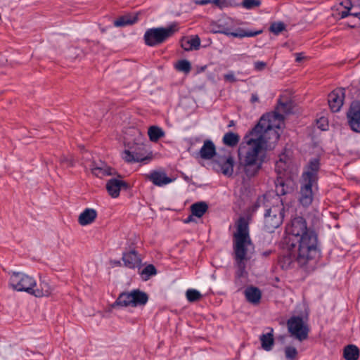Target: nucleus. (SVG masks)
<instances>
[{"label": "nucleus", "mask_w": 360, "mask_h": 360, "mask_svg": "<svg viewBox=\"0 0 360 360\" xmlns=\"http://www.w3.org/2000/svg\"><path fill=\"white\" fill-rule=\"evenodd\" d=\"M283 124V115L269 112L262 115L258 124L244 136L238 150V165L248 177L258 174L263 163L259 153L274 148Z\"/></svg>", "instance_id": "obj_1"}, {"label": "nucleus", "mask_w": 360, "mask_h": 360, "mask_svg": "<svg viewBox=\"0 0 360 360\" xmlns=\"http://www.w3.org/2000/svg\"><path fill=\"white\" fill-rule=\"evenodd\" d=\"M286 243L291 248L289 257H284L283 268H288L292 260L300 266L305 265L310 260L319 255L318 238L315 231L308 227L306 220L302 217L292 219L287 226Z\"/></svg>", "instance_id": "obj_2"}, {"label": "nucleus", "mask_w": 360, "mask_h": 360, "mask_svg": "<svg viewBox=\"0 0 360 360\" xmlns=\"http://www.w3.org/2000/svg\"><path fill=\"white\" fill-rule=\"evenodd\" d=\"M236 231L233 233V252L234 259L238 270L236 273V284L238 285V281L245 277V262L250 259L248 252L253 248L250 231L249 224L245 217H240L236 222Z\"/></svg>", "instance_id": "obj_3"}, {"label": "nucleus", "mask_w": 360, "mask_h": 360, "mask_svg": "<svg viewBox=\"0 0 360 360\" xmlns=\"http://www.w3.org/2000/svg\"><path fill=\"white\" fill-rule=\"evenodd\" d=\"M281 195L276 193L275 196L269 194L259 196L255 205L256 209L264 207V226L268 232H274L283 223L285 207Z\"/></svg>", "instance_id": "obj_4"}, {"label": "nucleus", "mask_w": 360, "mask_h": 360, "mask_svg": "<svg viewBox=\"0 0 360 360\" xmlns=\"http://www.w3.org/2000/svg\"><path fill=\"white\" fill-rule=\"evenodd\" d=\"M319 167V160L317 158L312 159L302 174L298 201L304 207H309L313 202L312 187L316 185Z\"/></svg>", "instance_id": "obj_5"}, {"label": "nucleus", "mask_w": 360, "mask_h": 360, "mask_svg": "<svg viewBox=\"0 0 360 360\" xmlns=\"http://www.w3.org/2000/svg\"><path fill=\"white\" fill-rule=\"evenodd\" d=\"M290 160L284 153L279 156V160L276 161L275 169L278 174L276 181V193L278 195H285L288 193L290 187L289 186L290 181L285 179L288 170L290 167Z\"/></svg>", "instance_id": "obj_6"}, {"label": "nucleus", "mask_w": 360, "mask_h": 360, "mask_svg": "<svg viewBox=\"0 0 360 360\" xmlns=\"http://www.w3.org/2000/svg\"><path fill=\"white\" fill-rule=\"evenodd\" d=\"M177 30L178 27L176 24L171 25L167 27L148 29L146 31L143 36L145 43L149 46H157L172 37Z\"/></svg>", "instance_id": "obj_7"}, {"label": "nucleus", "mask_w": 360, "mask_h": 360, "mask_svg": "<svg viewBox=\"0 0 360 360\" xmlns=\"http://www.w3.org/2000/svg\"><path fill=\"white\" fill-rule=\"evenodd\" d=\"M9 276V285L14 290L31 295L32 288L37 286L34 278L23 272L12 271Z\"/></svg>", "instance_id": "obj_8"}, {"label": "nucleus", "mask_w": 360, "mask_h": 360, "mask_svg": "<svg viewBox=\"0 0 360 360\" xmlns=\"http://www.w3.org/2000/svg\"><path fill=\"white\" fill-rule=\"evenodd\" d=\"M287 326L292 337L300 341L308 338L309 328L300 316H292L287 321Z\"/></svg>", "instance_id": "obj_9"}, {"label": "nucleus", "mask_w": 360, "mask_h": 360, "mask_svg": "<svg viewBox=\"0 0 360 360\" xmlns=\"http://www.w3.org/2000/svg\"><path fill=\"white\" fill-rule=\"evenodd\" d=\"M122 158L127 162H139L147 159L146 150L142 143H134L131 146H128L122 153Z\"/></svg>", "instance_id": "obj_10"}, {"label": "nucleus", "mask_w": 360, "mask_h": 360, "mask_svg": "<svg viewBox=\"0 0 360 360\" xmlns=\"http://www.w3.org/2000/svg\"><path fill=\"white\" fill-rule=\"evenodd\" d=\"M345 89L340 88L333 90L329 94L328 102L333 112H336L340 110L345 99Z\"/></svg>", "instance_id": "obj_11"}, {"label": "nucleus", "mask_w": 360, "mask_h": 360, "mask_svg": "<svg viewBox=\"0 0 360 360\" xmlns=\"http://www.w3.org/2000/svg\"><path fill=\"white\" fill-rule=\"evenodd\" d=\"M146 176L155 186L159 187L165 186L174 181V179L167 176L166 172L163 170H152Z\"/></svg>", "instance_id": "obj_12"}, {"label": "nucleus", "mask_w": 360, "mask_h": 360, "mask_svg": "<svg viewBox=\"0 0 360 360\" xmlns=\"http://www.w3.org/2000/svg\"><path fill=\"white\" fill-rule=\"evenodd\" d=\"M215 164L224 175L226 176H232L233 173L234 159L231 155L219 157Z\"/></svg>", "instance_id": "obj_13"}, {"label": "nucleus", "mask_w": 360, "mask_h": 360, "mask_svg": "<svg viewBox=\"0 0 360 360\" xmlns=\"http://www.w3.org/2000/svg\"><path fill=\"white\" fill-rule=\"evenodd\" d=\"M347 119L352 130L360 133V105H351L347 112Z\"/></svg>", "instance_id": "obj_14"}, {"label": "nucleus", "mask_w": 360, "mask_h": 360, "mask_svg": "<svg viewBox=\"0 0 360 360\" xmlns=\"http://www.w3.org/2000/svg\"><path fill=\"white\" fill-rule=\"evenodd\" d=\"M91 173L98 177L103 178L106 176H112L115 174V170L108 166L103 162H92L89 165Z\"/></svg>", "instance_id": "obj_15"}, {"label": "nucleus", "mask_w": 360, "mask_h": 360, "mask_svg": "<svg viewBox=\"0 0 360 360\" xmlns=\"http://www.w3.org/2000/svg\"><path fill=\"white\" fill-rule=\"evenodd\" d=\"M122 188H127V184L120 179L112 178L106 183V190L108 194L113 198L119 196L120 192Z\"/></svg>", "instance_id": "obj_16"}, {"label": "nucleus", "mask_w": 360, "mask_h": 360, "mask_svg": "<svg viewBox=\"0 0 360 360\" xmlns=\"http://www.w3.org/2000/svg\"><path fill=\"white\" fill-rule=\"evenodd\" d=\"M122 259L124 265L129 269L139 268L141 264V259L135 250H130L122 254Z\"/></svg>", "instance_id": "obj_17"}, {"label": "nucleus", "mask_w": 360, "mask_h": 360, "mask_svg": "<svg viewBox=\"0 0 360 360\" xmlns=\"http://www.w3.org/2000/svg\"><path fill=\"white\" fill-rule=\"evenodd\" d=\"M215 155L216 148L214 143L211 140H206L197 154V157L199 156L203 160H211Z\"/></svg>", "instance_id": "obj_18"}, {"label": "nucleus", "mask_w": 360, "mask_h": 360, "mask_svg": "<svg viewBox=\"0 0 360 360\" xmlns=\"http://www.w3.org/2000/svg\"><path fill=\"white\" fill-rule=\"evenodd\" d=\"M244 295L247 301L253 304H259L262 298L261 290L254 286L247 287L244 291Z\"/></svg>", "instance_id": "obj_19"}, {"label": "nucleus", "mask_w": 360, "mask_h": 360, "mask_svg": "<svg viewBox=\"0 0 360 360\" xmlns=\"http://www.w3.org/2000/svg\"><path fill=\"white\" fill-rule=\"evenodd\" d=\"M97 217V212L94 209L86 208L78 217V222L82 226L91 224Z\"/></svg>", "instance_id": "obj_20"}, {"label": "nucleus", "mask_w": 360, "mask_h": 360, "mask_svg": "<svg viewBox=\"0 0 360 360\" xmlns=\"http://www.w3.org/2000/svg\"><path fill=\"white\" fill-rule=\"evenodd\" d=\"M262 348L265 351H271L274 345V329L269 328V332L262 334L259 337Z\"/></svg>", "instance_id": "obj_21"}, {"label": "nucleus", "mask_w": 360, "mask_h": 360, "mask_svg": "<svg viewBox=\"0 0 360 360\" xmlns=\"http://www.w3.org/2000/svg\"><path fill=\"white\" fill-rule=\"evenodd\" d=\"M131 296L132 300V307H136L138 306H144L148 300V295L139 290H134L131 291Z\"/></svg>", "instance_id": "obj_22"}, {"label": "nucleus", "mask_w": 360, "mask_h": 360, "mask_svg": "<svg viewBox=\"0 0 360 360\" xmlns=\"http://www.w3.org/2000/svg\"><path fill=\"white\" fill-rule=\"evenodd\" d=\"M52 292V288L50 285L44 281H41L38 288L34 287L32 290V295L36 297H41L44 296H49Z\"/></svg>", "instance_id": "obj_23"}, {"label": "nucleus", "mask_w": 360, "mask_h": 360, "mask_svg": "<svg viewBox=\"0 0 360 360\" xmlns=\"http://www.w3.org/2000/svg\"><path fill=\"white\" fill-rule=\"evenodd\" d=\"M221 33L234 37L243 38V37H255L262 32V31L252 32L246 31L243 29H238L235 32H231L229 29H225L221 31Z\"/></svg>", "instance_id": "obj_24"}, {"label": "nucleus", "mask_w": 360, "mask_h": 360, "mask_svg": "<svg viewBox=\"0 0 360 360\" xmlns=\"http://www.w3.org/2000/svg\"><path fill=\"white\" fill-rule=\"evenodd\" d=\"M200 46V39L195 35L190 39H184L181 41V47L185 51L198 50Z\"/></svg>", "instance_id": "obj_25"}, {"label": "nucleus", "mask_w": 360, "mask_h": 360, "mask_svg": "<svg viewBox=\"0 0 360 360\" xmlns=\"http://www.w3.org/2000/svg\"><path fill=\"white\" fill-rule=\"evenodd\" d=\"M343 356L346 360H357L359 356V349L354 345H349L345 347Z\"/></svg>", "instance_id": "obj_26"}, {"label": "nucleus", "mask_w": 360, "mask_h": 360, "mask_svg": "<svg viewBox=\"0 0 360 360\" xmlns=\"http://www.w3.org/2000/svg\"><path fill=\"white\" fill-rule=\"evenodd\" d=\"M138 20L137 15H125L120 17L114 21V25L115 27H124L135 23Z\"/></svg>", "instance_id": "obj_27"}, {"label": "nucleus", "mask_w": 360, "mask_h": 360, "mask_svg": "<svg viewBox=\"0 0 360 360\" xmlns=\"http://www.w3.org/2000/svg\"><path fill=\"white\" fill-rule=\"evenodd\" d=\"M208 206L205 202H198L193 204L191 207L192 214L198 218L202 217L207 212Z\"/></svg>", "instance_id": "obj_28"}, {"label": "nucleus", "mask_w": 360, "mask_h": 360, "mask_svg": "<svg viewBox=\"0 0 360 360\" xmlns=\"http://www.w3.org/2000/svg\"><path fill=\"white\" fill-rule=\"evenodd\" d=\"M240 141V136L236 133L229 131L226 133L223 136V143L229 147L236 146Z\"/></svg>", "instance_id": "obj_29"}, {"label": "nucleus", "mask_w": 360, "mask_h": 360, "mask_svg": "<svg viewBox=\"0 0 360 360\" xmlns=\"http://www.w3.org/2000/svg\"><path fill=\"white\" fill-rule=\"evenodd\" d=\"M148 134L151 141L156 142L165 136V132L160 127L151 126L148 128Z\"/></svg>", "instance_id": "obj_30"}, {"label": "nucleus", "mask_w": 360, "mask_h": 360, "mask_svg": "<svg viewBox=\"0 0 360 360\" xmlns=\"http://www.w3.org/2000/svg\"><path fill=\"white\" fill-rule=\"evenodd\" d=\"M115 304L121 307H132L131 292L121 293L116 300Z\"/></svg>", "instance_id": "obj_31"}, {"label": "nucleus", "mask_w": 360, "mask_h": 360, "mask_svg": "<svg viewBox=\"0 0 360 360\" xmlns=\"http://www.w3.org/2000/svg\"><path fill=\"white\" fill-rule=\"evenodd\" d=\"M157 274V269L153 264L146 266L140 273L141 277L143 281H148L151 276Z\"/></svg>", "instance_id": "obj_32"}, {"label": "nucleus", "mask_w": 360, "mask_h": 360, "mask_svg": "<svg viewBox=\"0 0 360 360\" xmlns=\"http://www.w3.org/2000/svg\"><path fill=\"white\" fill-rule=\"evenodd\" d=\"M175 68L180 72H183L186 74H188L190 72L191 70V63L185 59L179 60L176 65Z\"/></svg>", "instance_id": "obj_33"}, {"label": "nucleus", "mask_w": 360, "mask_h": 360, "mask_svg": "<svg viewBox=\"0 0 360 360\" xmlns=\"http://www.w3.org/2000/svg\"><path fill=\"white\" fill-rule=\"evenodd\" d=\"M186 296L188 302H193L199 300L201 298L202 295L197 290L188 289L186 292Z\"/></svg>", "instance_id": "obj_34"}, {"label": "nucleus", "mask_w": 360, "mask_h": 360, "mask_svg": "<svg viewBox=\"0 0 360 360\" xmlns=\"http://www.w3.org/2000/svg\"><path fill=\"white\" fill-rule=\"evenodd\" d=\"M284 352L287 360H295L297 356V349L292 346L285 347Z\"/></svg>", "instance_id": "obj_35"}, {"label": "nucleus", "mask_w": 360, "mask_h": 360, "mask_svg": "<svg viewBox=\"0 0 360 360\" xmlns=\"http://www.w3.org/2000/svg\"><path fill=\"white\" fill-rule=\"evenodd\" d=\"M285 28V25L283 22H273L269 30L274 34H279L282 31H283Z\"/></svg>", "instance_id": "obj_36"}, {"label": "nucleus", "mask_w": 360, "mask_h": 360, "mask_svg": "<svg viewBox=\"0 0 360 360\" xmlns=\"http://www.w3.org/2000/svg\"><path fill=\"white\" fill-rule=\"evenodd\" d=\"M261 4V1L259 0H243L241 5L246 9H251L255 7H258Z\"/></svg>", "instance_id": "obj_37"}, {"label": "nucleus", "mask_w": 360, "mask_h": 360, "mask_svg": "<svg viewBox=\"0 0 360 360\" xmlns=\"http://www.w3.org/2000/svg\"><path fill=\"white\" fill-rule=\"evenodd\" d=\"M316 125L317 127L321 130L326 131L328 128V120L324 117H321L319 120H317Z\"/></svg>", "instance_id": "obj_38"}, {"label": "nucleus", "mask_w": 360, "mask_h": 360, "mask_svg": "<svg viewBox=\"0 0 360 360\" xmlns=\"http://www.w3.org/2000/svg\"><path fill=\"white\" fill-rule=\"evenodd\" d=\"M211 3L217 6L218 7L222 8L224 7H227L229 5V0H211Z\"/></svg>", "instance_id": "obj_39"}, {"label": "nucleus", "mask_w": 360, "mask_h": 360, "mask_svg": "<svg viewBox=\"0 0 360 360\" xmlns=\"http://www.w3.org/2000/svg\"><path fill=\"white\" fill-rule=\"evenodd\" d=\"M224 79L231 82H236V79L235 77V75L233 72L231 71L224 76Z\"/></svg>", "instance_id": "obj_40"}, {"label": "nucleus", "mask_w": 360, "mask_h": 360, "mask_svg": "<svg viewBox=\"0 0 360 360\" xmlns=\"http://www.w3.org/2000/svg\"><path fill=\"white\" fill-rule=\"evenodd\" d=\"M266 63H264L263 61H256L254 63L255 69L257 71H261V70H264V68L266 67Z\"/></svg>", "instance_id": "obj_41"}, {"label": "nucleus", "mask_w": 360, "mask_h": 360, "mask_svg": "<svg viewBox=\"0 0 360 360\" xmlns=\"http://www.w3.org/2000/svg\"><path fill=\"white\" fill-rule=\"evenodd\" d=\"M196 4L205 5L211 3V0H193Z\"/></svg>", "instance_id": "obj_42"}, {"label": "nucleus", "mask_w": 360, "mask_h": 360, "mask_svg": "<svg viewBox=\"0 0 360 360\" xmlns=\"http://www.w3.org/2000/svg\"><path fill=\"white\" fill-rule=\"evenodd\" d=\"M259 101V97L257 94H252L251 96L250 101L251 103H255Z\"/></svg>", "instance_id": "obj_43"}, {"label": "nucleus", "mask_w": 360, "mask_h": 360, "mask_svg": "<svg viewBox=\"0 0 360 360\" xmlns=\"http://www.w3.org/2000/svg\"><path fill=\"white\" fill-rule=\"evenodd\" d=\"M303 58H304V56H303L302 53H297L296 54V59H295V60L297 62L302 61Z\"/></svg>", "instance_id": "obj_44"}, {"label": "nucleus", "mask_w": 360, "mask_h": 360, "mask_svg": "<svg viewBox=\"0 0 360 360\" xmlns=\"http://www.w3.org/2000/svg\"><path fill=\"white\" fill-rule=\"evenodd\" d=\"M348 15L347 12H342V18H346Z\"/></svg>", "instance_id": "obj_45"}, {"label": "nucleus", "mask_w": 360, "mask_h": 360, "mask_svg": "<svg viewBox=\"0 0 360 360\" xmlns=\"http://www.w3.org/2000/svg\"><path fill=\"white\" fill-rule=\"evenodd\" d=\"M114 264L116 266H121V262L120 261H115Z\"/></svg>", "instance_id": "obj_46"}, {"label": "nucleus", "mask_w": 360, "mask_h": 360, "mask_svg": "<svg viewBox=\"0 0 360 360\" xmlns=\"http://www.w3.org/2000/svg\"><path fill=\"white\" fill-rule=\"evenodd\" d=\"M233 125H234V122H233V121H231V122H230V123H229V127H232V126H233Z\"/></svg>", "instance_id": "obj_47"}, {"label": "nucleus", "mask_w": 360, "mask_h": 360, "mask_svg": "<svg viewBox=\"0 0 360 360\" xmlns=\"http://www.w3.org/2000/svg\"><path fill=\"white\" fill-rule=\"evenodd\" d=\"M184 179H185V180H186V181H188V178L187 176H185V177H184Z\"/></svg>", "instance_id": "obj_48"}]
</instances>
